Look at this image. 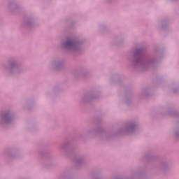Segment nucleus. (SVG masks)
Returning <instances> with one entry per match:
<instances>
[{
  "label": "nucleus",
  "mask_w": 179,
  "mask_h": 179,
  "mask_svg": "<svg viewBox=\"0 0 179 179\" xmlns=\"http://www.w3.org/2000/svg\"><path fill=\"white\" fill-rule=\"evenodd\" d=\"M71 176H72V172L69 169L64 170L61 174L62 178L64 179H68Z\"/></svg>",
  "instance_id": "obj_17"
},
{
  "label": "nucleus",
  "mask_w": 179,
  "mask_h": 179,
  "mask_svg": "<svg viewBox=\"0 0 179 179\" xmlns=\"http://www.w3.org/2000/svg\"><path fill=\"white\" fill-rule=\"evenodd\" d=\"M49 69L50 71H59L64 66V59L61 58H54L49 62Z\"/></svg>",
  "instance_id": "obj_7"
},
{
  "label": "nucleus",
  "mask_w": 179,
  "mask_h": 179,
  "mask_svg": "<svg viewBox=\"0 0 179 179\" xmlns=\"http://www.w3.org/2000/svg\"><path fill=\"white\" fill-rule=\"evenodd\" d=\"M115 41H116V44L117 45H122V44H125V37L121 35L115 36Z\"/></svg>",
  "instance_id": "obj_14"
},
{
  "label": "nucleus",
  "mask_w": 179,
  "mask_h": 179,
  "mask_svg": "<svg viewBox=\"0 0 179 179\" xmlns=\"http://www.w3.org/2000/svg\"><path fill=\"white\" fill-rule=\"evenodd\" d=\"M34 20H36V16L34 15H29L22 22V27L24 29H34L36 27Z\"/></svg>",
  "instance_id": "obj_8"
},
{
  "label": "nucleus",
  "mask_w": 179,
  "mask_h": 179,
  "mask_svg": "<svg viewBox=\"0 0 179 179\" xmlns=\"http://www.w3.org/2000/svg\"><path fill=\"white\" fill-rule=\"evenodd\" d=\"M5 156L10 160H16V159H19L21 157V155L19 152H16L15 148H8L4 152Z\"/></svg>",
  "instance_id": "obj_11"
},
{
  "label": "nucleus",
  "mask_w": 179,
  "mask_h": 179,
  "mask_svg": "<svg viewBox=\"0 0 179 179\" xmlns=\"http://www.w3.org/2000/svg\"><path fill=\"white\" fill-rule=\"evenodd\" d=\"M15 121V111L8 108L0 113V127H8Z\"/></svg>",
  "instance_id": "obj_4"
},
{
  "label": "nucleus",
  "mask_w": 179,
  "mask_h": 179,
  "mask_svg": "<svg viewBox=\"0 0 179 179\" xmlns=\"http://www.w3.org/2000/svg\"><path fill=\"white\" fill-rule=\"evenodd\" d=\"M118 80V75L115 74L111 76L110 78V82H114V80Z\"/></svg>",
  "instance_id": "obj_22"
},
{
  "label": "nucleus",
  "mask_w": 179,
  "mask_h": 179,
  "mask_svg": "<svg viewBox=\"0 0 179 179\" xmlns=\"http://www.w3.org/2000/svg\"><path fill=\"white\" fill-rule=\"evenodd\" d=\"M159 29L166 30L169 27V21L167 20H162L159 24Z\"/></svg>",
  "instance_id": "obj_16"
},
{
  "label": "nucleus",
  "mask_w": 179,
  "mask_h": 179,
  "mask_svg": "<svg viewBox=\"0 0 179 179\" xmlns=\"http://www.w3.org/2000/svg\"><path fill=\"white\" fill-rule=\"evenodd\" d=\"M69 148V143H64L62 146L61 149H67Z\"/></svg>",
  "instance_id": "obj_23"
},
{
  "label": "nucleus",
  "mask_w": 179,
  "mask_h": 179,
  "mask_svg": "<svg viewBox=\"0 0 179 179\" xmlns=\"http://www.w3.org/2000/svg\"><path fill=\"white\" fill-rule=\"evenodd\" d=\"M87 134L92 136H99V138H102V139H110V138L113 136L112 132L107 131L101 127H98L95 129L90 127L87 130Z\"/></svg>",
  "instance_id": "obj_6"
},
{
  "label": "nucleus",
  "mask_w": 179,
  "mask_h": 179,
  "mask_svg": "<svg viewBox=\"0 0 179 179\" xmlns=\"http://www.w3.org/2000/svg\"><path fill=\"white\" fill-rule=\"evenodd\" d=\"M98 30L102 34H104V33H107V31H108V27L104 24H101L98 27Z\"/></svg>",
  "instance_id": "obj_18"
},
{
  "label": "nucleus",
  "mask_w": 179,
  "mask_h": 179,
  "mask_svg": "<svg viewBox=\"0 0 179 179\" xmlns=\"http://www.w3.org/2000/svg\"><path fill=\"white\" fill-rule=\"evenodd\" d=\"M149 93H150V90L149 89H145L142 91L141 92V95L143 97H148V96H149Z\"/></svg>",
  "instance_id": "obj_19"
},
{
  "label": "nucleus",
  "mask_w": 179,
  "mask_h": 179,
  "mask_svg": "<svg viewBox=\"0 0 179 179\" xmlns=\"http://www.w3.org/2000/svg\"><path fill=\"white\" fill-rule=\"evenodd\" d=\"M139 128V122L138 120H131L127 122L123 128L117 130V134H124L126 135H132Z\"/></svg>",
  "instance_id": "obj_5"
},
{
  "label": "nucleus",
  "mask_w": 179,
  "mask_h": 179,
  "mask_svg": "<svg viewBox=\"0 0 179 179\" xmlns=\"http://www.w3.org/2000/svg\"><path fill=\"white\" fill-rule=\"evenodd\" d=\"M160 53L154 56H145L143 48H136L133 52L132 65L137 71H146L159 62Z\"/></svg>",
  "instance_id": "obj_1"
},
{
  "label": "nucleus",
  "mask_w": 179,
  "mask_h": 179,
  "mask_svg": "<svg viewBox=\"0 0 179 179\" xmlns=\"http://www.w3.org/2000/svg\"><path fill=\"white\" fill-rule=\"evenodd\" d=\"M83 43V40L79 38L78 36H71L61 42V48L66 51V52H69V54L80 55V54L85 51Z\"/></svg>",
  "instance_id": "obj_2"
},
{
  "label": "nucleus",
  "mask_w": 179,
  "mask_h": 179,
  "mask_svg": "<svg viewBox=\"0 0 179 179\" xmlns=\"http://www.w3.org/2000/svg\"><path fill=\"white\" fill-rule=\"evenodd\" d=\"M105 2H106V3H113V2H114V0H105Z\"/></svg>",
  "instance_id": "obj_26"
},
{
  "label": "nucleus",
  "mask_w": 179,
  "mask_h": 179,
  "mask_svg": "<svg viewBox=\"0 0 179 179\" xmlns=\"http://www.w3.org/2000/svg\"><path fill=\"white\" fill-rule=\"evenodd\" d=\"M173 135L176 139H179V126L176 127Z\"/></svg>",
  "instance_id": "obj_20"
},
{
  "label": "nucleus",
  "mask_w": 179,
  "mask_h": 179,
  "mask_svg": "<svg viewBox=\"0 0 179 179\" xmlns=\"http://www.w3.org/2000/svg\"><path fill=\"white\" fill-rule=\"evenodd\" d=\"M7 62L8 65H4L3 69L10 76L17 78V76H20L22 73H24L26 71V68L23 64H20L18 58L15 57H10Z\"/></svg>",
  "instance_id": "obj_3"
},
{
  "label": "nucleus",
  "mask_w": 179,
  "mask_h": 179,
  "mask_svg": "<svg viewBox=\"0 0 179 179\" xmlns=\"http://www.w3.org/2000/svg\"><path fill=\"white\" fill-rule=\"evenodd\" d=\"M74 76L76 78H87L88 76H90V71L87 67L81 66L75 71Z\"/></svg>",
  "instance_id": "obj_9"
},
{
  "label": "nucleus",
  "mask_w": 179,
  "mask_h": 179,
  "mask_svg": "<svg viewBox=\"0 0 179 179\" xmlns=\"http://www.w3.org/2000/svg\"><path fill=\"white\" fill-rule=\"evenodd\" d=\"M93 99H96L94 94H93L92 92H87L82 96L80 103H82V104H87V103H90V101Z\"/></svg>",
  "instance_id": "obj_13"
},
{
  "label": "nucleus",
  "mask_w": 179,
  "mask_h": 179,
  "mask_svg": "<svg viewBox=\"0 0 179 179\" xmlns=\"http://www.w3.org/2000/svg\"><path fill=\"white\" fill-rule=\"evenodd\" d=\"M170 167H171L170 162H162L157 166V169L163 174H166V173L170 170Z\"/></svg>",
  "instance_id": "obj_12"
},
{
  "label": "nucleus",
  "mask_w": 179,
  "mask_h": 179,
  "mask_svg": "<svg viewBox=\"0 0 179 179\" xmlns=\"http://www.w3.org/2000/svg\"><path fill=\"white\" fill-rule=\"evenodd\" d=\"M166 113H167L168 115H173V114H174V110L169 108L166 110Z\"/></svg>",
  "instance_id": "obj_24"
},
{
  "label": "nucleus",
  "mask_w": 179,
  "mask_h": 179,
  "mask_svg": "<svg viewBox=\"0 0 179 179\" xmlns=\"http://www.w3.org/2000/svg\"><path fill=\"white\" fill-rule=\"evenodd\" d=\"M44 162H45L46 166H49V164H51V157H50V156L45 157Z\"/></svg>",
  "instance_id": "obj_21"
},
{
  "label": "nucleus",
  "mask_w": 179,
  "mask_h": 179,
  "mask_svg": "<svg viewBox=\"0 0 179 179\" xmlns=\"http://www.w3.org/2000/svg\"><path fill=\"white\" fill-rule=\"evenodd\" d=\"M34 128H36V127L33 124H30L28 126V129H29V131H33V129H34Z\"/></svg>",
  "instance_id": "obj_25"
},
{
  "label": "nucleus",
  "mask_w": 179,
  "mask_h": 179,
  "mask_svg": "<svg viewBox=\"0 0 179 179\" xmlns=\"http://www.w3.org/2000/svg\"><path fill=\"white\" fill-rule=\"evenodd\" d=\"M85 162H86V157L80 156L76 159L75 162L77 166H82L83 164H85Z\"/></svg>",
  "instance_id": "obj_15"
},
{
  "label": "nucleus",
  "mask_w": 179,
  "mask_h": 179,
  "mask_svg": "<svg viewBox=\"0 0 179 179\" xmlns=\"http://www.w3.org/2000/svg\"><path fill=\"white\" fill-rule=\"evenodd\" d=\"M6 8L9 13H16L20 9V6L16 0H10L8 2Z\"/></svg>",
  "instance_id": "obj_10"
}]
</instances>
